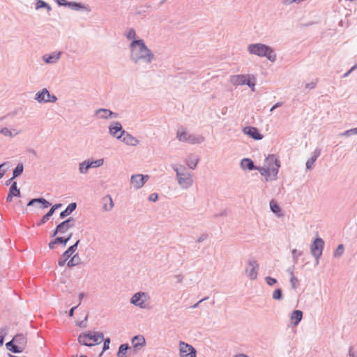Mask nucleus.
I'll return each instance as SVG.
<instances>
[{"mask_svg":"<svg viewBox=\"0 0 357 357\" xmlns=\"http://www.w3.org/2000/svg\"><path fill=\"white\" fill-rule=\"evenodd\" d=\"M130 50V60L137 64L140 61L145 63H151L154 59L152 51L146 45L143 39L133 40L129 45Z\"/></svg>","mask_w":357,"mask_h":357,"instance_id":"1","label":"nucleus"},{"mask_svg":"<svg viewBox=\"0 0 357 357\" xmlns=\"http://www.w3.org/2000/svg\"><path fill=\"white\" fill-rule=\"evenodd\" d=\"M248 52L250 54L257 55L260 57H266L271 62H275L277 59L274 49L264 43L250 44L248 46Z\"/></svg>","mask_w":357,"mask_h":357,"instance_id":"2","label":"nucleus"},{"mask_svg":"<svg viewBox=\"0 0 357 357\" xmlns=\"http://www.w3.org/2000/svg\"><path fill=\"white\" fill-rule=\"evenodd\" d=\"M324 245V241L321 238L317 236L314 239L310 246V253L316 259V265H318L319 263V259L322 255Z\"/></svg>","mask_w":357,"mask_h":357,"instance_id":"3","label":"nucleus"},{"mask_svg":"<svg viewBox=\"0 0 357 357\" xmlns=\"http://www.w3.org/2000/svg\"><path fill=\"white\" fill-rule=\"evenodd\" d=\"M173 169L176 174V178L178 180V184L183 188H188L192 184V179L191 175L187 172H181L178 167L176 166L172 167Z\"/></svg>","mask_w":357,"mask_h":357,"instance_id":"4","label":"nucleus"},{"mask_svg":"<svg viewBox=\"0 0 357 357\" xmlns=\"http://www.w3.org/2000/svg\"><path fill=\"white\" fill-rule=\"evenodd\" d=\"M80 241L77 240L73 245H70L63 253L59 257L58 260V265L63 266L68 259L75 252Z\"/></svg>","mask_w":357,"mask_h":357,"instance_id":"5","label":"nucleus"},{"mask_svg":"<svg viewBox=\"0 0 357 357\" xmlns=\"http://www.w3.org/2000/svg\"><path fill=\"white\" fill-rule=\"evenodd\" d=\"M109 134L114 138L117 139H121L122 138V135L126 132L123 129L122 125L121 123L118 121H113L109 126Z\"/></svg>","mask_w":357,"mask_h":357,"instance_id":"6","label":"nucleus"},{"mask_svg":"<svg viewBox=\"0 0 357 357\" xmlns=\"http://www.w3.org/2000/svg\"><path fill=\"white\" fill-rule=\"evenodd\" d=\"M180 356L196 357L197 350L192 345L183 342H180Z\"/></svg>","mask_w":357,"mask_h":357,"instance_id":"7","label":"nucleus"},{"mask_svg":"<svg viewBox=\"0 0 357 357\" xmlns=\"http://www.w3.org/2000/svg\"><path fill=\"white\" fill-rule=\"evenodd\" d=\"M248 267L245 268V273L250 280H255L257 277V271L256 268L259 266L257 261L255 259L250 258L248 259Z\"/></svg>","mask_w":357,"mask_h":357,"instance_id":"8","label":"nucleus"},{"mask_svg":"<svg viewBox=\"0 0 357 357\" xmlns=\"http://www.w3.org/2000/svg\"><path fill=\"white\" fill-rule=\"evenodd\" d=\"M149 178V175L135 174L131 176L130 182L136 189H139L144 185Z\"/></svg>","mask_w":357,"mask_h":357,"instance_id":"9","label":"nucleus"},{"mask_svg":"<svg viewBox=\"0 0 357 357\" xmlns=\"http://www.w3.org/2000/svg\"><path fill=\"white\" fill-rule=\"evenodd\" d=\"M245 135L255 140H261L264 138V135L259 132V129L252 126H246L243 128Z\"/></svg>","mask_w":357,"mask_h":357,"instance_id":"10","label":"nucleus"},{"mask_svg":"<svg viewBox=\"0 0 357 357\" xmlns=\"http://www.w3.org/2000/svg\"><path fill=\"white\" fill-rule=\"evenodd\" d=\"M131 342L135 353H137L146 344V340L144 336L140 335L134 336L131 340Z\"/></svg>","mask_w":357,"mask_h":357,"instance_id":"11","label":"nucleus"},{"mask_svg":"<svg viewBox=\"0 0 357 357\" xmlns=\"http://www.w3.org/2000/svg\"><path fill=\"white\" fill-rule=\"evenodd\" d=\"M145 296L146 294L144 292H137L132 296L130 299V303L135 306L139 307L140 308H144V301L142 299V298Z\"/></svg>","mask_w":357,"mask_h":357,"instance_id":"12","label":"nucleus"},{"mask_svg":"<svg viewBox=\"0 0 357 357\" xmlns=\"http://www.w3.org/2000/svg\"><path fill=\"white\" fill-rule=\"evenodd\" d=\"M75 225V219L73 217H69L58 225L63 234L66 233L70 228L73 227Z\"/></svg>","mask_w":357,"mask_h":357,"instance_id":"13","label":"nucleus"},{"mask_svg":"<svg viewBox=\"0 0 357 357\" xmlns=\"http://www.w3.org/2000/svg\"><path fill=\"white\" fill-rule=\"evenodd\" d=\"M20 190L17 188V182L14 181L10 188L8 193L6 197V202H10L13 199V197H20Z\"/></svg>","mask_w":357,"mask_h":357,"instance_id":"14","label":"nucleus"},{"mask_svg":"<svg viewBox=\"0 0 357 357\" xmlns=\"http://www.w3.org/2000/svg\"><path fill=\"white\" fill-rule=\"evenodd\" d=\"M119 140L129 146H137L139 144V140L126 131Z\"/></svg>","mask_w":357,"mask_h":357,"instance_id":"15","label":"nucleus"},{"mask_svg":"<svg viewBox=\"0 0 357 357\" xmlns=\"http://www.w3.org/2000/svg\"><path fill=\"white\" fill-rule=\"evenodd\" d=\"M35 204H40V207L43 209L47 208L51 206L50 202H49L47 199L41 197L31 199V200H29V202L27 203V206H33Z\"/></svg>","mask_w":357,"mask_h":357,"instance_id":"16","label":"nucleus"},{"mask_svg":"<svg viewBox=\"0 0 357 357\" xmlns=\"http://www.w3.org/2000/svg\"><path fill=\"white\" fill-rule=\"evenodd\" d=\"M61 52H54L51 54H46L43 55V59L46 63H55L60 59Z\"/></svg>","mask_w":357,"mask_h":357,"instance_id":"17","label":"nucleus"},{"mask_svg":"<svg viewBox=\"0 0 357 357\" xmlns=\"http://www.w3.org/2000/svg\"><path fill=\"white\" fill-rule=\"evenodd\" d=\"M89 332V337H90L89 339L90 341H92V344H94V345L99 344L102 342V340H104V335L102 332H91L90 331Z\"/></svg>","mask_w":357,"mask_h":357,"instance_id":"18","label":"nucleus"},{"mask_svg":"<svg viewBox=\"0 0 357 357\" xmlns=\"http://www.w3.org/2000/svg\"><path fill=\"white\" fill-rule=\"evenodd\" d=\"M13 340L21 348L22 352H23L27 343L26 337L22 333H18L13 337Z\"/></svg>","mask_w":357,"mask_h":357,"instance_id":"19","label":"nucleus"},{"mask_svg":"<svg viewBox=\"0 0 357 357\" xmlns=\"http://www.w3.org/2000/svg\"><path fill=\"white\" fill-rule=\"evenodd\" d=\"M241 167L243 169H248L249 171L257 169V166L255 165L253 160L248 158H245L241 160Z\"/></svg>","mask_w":357,"mask_h":357,"instance_id":"20","label":"nucleus"},{"mask_svg":"<svg viewBox=\"0 0 357 357\" xmlns=\"http://www.w3.org/2000/svg\"><path fill=\"white\" fill-rule=\"evenodd\" d=\"M77 203L72 202L69 204L67 207L60 213L59 218L61 219H64L67 216L70 215L76 208H77Z\"/></svg>","mask_w":357,"mask_h":357,"instance_id":"21","label":"nucleus"},{"mask_svg":"<svg viewBox=\"0 0 357 357\" xmlns=\"http://www.w3.org/2000/svg\"><path fill=\"white\" fill-rule=\"evenodd\" d=\"M89 332H84L79 335L77 337V341L81 345L86 346L89 347H91L94 346V344L89 342L90 340L89 339Z\"/></svg>","mask_w":357,"mask_h":357,"instance_id":"22","label":"nucleus"},{"mask_svg":"<svg viewBox=\"0 0 357 357\" xmlns=\"http://www.w3.org/2000/svg\"><path fill=\"white\" fill-rule=\"evenodd\" d=\"M303 313L300 310H294L291 313V320L294 326H297L303 319Z\"/></svg>","mask_w":357,"mask_h":357,"instance_id":"23","label":"nucleus"},{"mask_svg":"<svg viewBox=\"0 0 357 357\" xmlns=\"http://www.w3.org/2000/svg\"><path fill=\"white\" fill-rule=\"evenodd\" d=\"M48 94L49 91L46 88H44L36 93L35 100L40 103L47 102Z\"/></svg>","mask_w":357,"mask_h":357,"instance_id":"24","label":"nucleus"},{"mask_svg":"<svg viewBox=\"0 0 357 357\" xmlns=\"http://www.w3.org/2000/svg\"><path fill=\"white\" fill-rule=\"evenodd\" d=\"M102 209L105 211H109L114 206V203L110 195H107L102 199Z\"/></svg>","mask_w":357,"mask_h":357,"instance_id":"25","label":"nucleus"},{"mask_svg":"<svg viewBox=\"0 0 357 357\" xmlns=\"http://www.w3.org/2000/svg\"><path fill=\"white\" fill-rule=\"evenodd\" d=\"M6 348L8 351L14 354L22 353L21 348L16 344V343L13 339L10 341L6 343Z\"/></svg>","mask_w":357,"mask_h":357,"instance_id":"26","label":"nucleus"},{"mask_svg":"<svg viewBox=\"0 0 357 357\" xmlns=\"http://www.w3.org/2000/svg\"><path fill=\"white\" fill-rule=\"evenodd\" d=\"M265 162L268 167L271 169V167H274L276 165H280V161L274 154H270L265 159Z\"/></svg>","mask_w":357,"mask_h":357,"instance_id":"27","label":"nucleus"},{"mask_svg":"<svg viewBox=\"0 0 357 357\" xmlns=\"http://www.w3.org/2000/svg\"><path fill=\"white\" fill-rule=\"evenodd\" d=\"M198 161L199 158L197 156L190 155L186 159V164L190 169H195L197 165Z\"/></svg>","mask_w":357,"mask_h":357,"instance_id":"28","label":"nucleus"},{"mask_svg":"<svg viewBox=\"0 0 357 357\" xmlns=\"http://www.w3.org/2000/svg\"><path fill=\"white\" fill-rule=\"evenodd\" d=\"M204 140V137L201 135H195L190 134L188 135L187 142L188 143L195 144H201Z\"/></svg>","mask_w":357,"mask_h":357,"instance_id":"29","label":"nucleus"},{"mask_svg":"<svg viewBox=\"0 0 357 357\" xmlns=\"http://www.w3.org/2000/svg\"><path fill=\"white\" fill-rule=\"evenodd\" d=\"M130 347L128 343L122 344L119 346L116 356L117 357H126V354Z\"/></svg>","mask_w":357,"mask_h":357,"instance_id":"30","label":"nucleus"},{"mask_svg":"<svg viewBox=\"0 0 357 357\" xmlns=\"http://www.w3.org/2000/svg\"><path fill=\"white\" fill-rule=\"evenodd\" d=\"M189 135L183 128H181L177 130L176 137L180 142H186Z\"/></svg>","mask_w":357,"mask_h":357,"instance_id":"31","label":"nucleus"},{"mask_svg":"<svg viewBox=\"0 0 357 357\" xmlns=\"http://www.w3.org/2000/svg\"><path fill=\"white\" fill-rule=\"evenodd\" d=\"M68 7L77 11L86 9V6L84 3L75 1H69Z\"/></svg>","mask_w":357,"mask_h":357,"instance_id":"32","label":"nucleus"},{"mask_svg":"<svg viewBox=\"0 0 357 357\" xmlns=\"http://www.w3.org/2000/svg\"><path fill=\"white\" fill-rule=\"evenodd\" d=\"M245 75H236L231 77V82L234 85H244Z\"/></svg>","mask_w":357,"mask_h":357,"instance_id":"33","label":"nucleus"},{"mask_svg":"<svg viewBox=\"0 0 357 357\" xmlns=\"http://www.w3.org/2000/svg\"><path fill=\"white\" fill-rule=\"evenodd\" d=\"M35 5L36 10L46 8L48 13L52 10L51 6L43 0H36Z\"/></svg>","mask_w":357,"mask_h":357,"instance_id":"34","label":"nucleus"},{"mask_svg":"<svg viewBox=\"0 0 357 357\" xmlns=\"http://www.w3.org/2000/svg\"><path fill=\"white\" fill-rule=\"evenodd\" d=\"M270 208L273 213L278 215V216L282 215V214L281 213L282 210L280 206L274 200H271L270 202Z\"/></svg>","mask_w":357,"mask_h":357,"instance_id":"35","label":"nucleus"},{"mask_svg":"<svg viewBox=\"0 0 357 357\" xmlns=\"http://www.w3.org/2000/svg\"><path fill=\"white\" fill-rule=\"evenodd\" d=\"M80 264L81 259L78 254H75L70 259V260H68L67 262V266L71 268Z\"/></svg>","mask_w":357,"mask_h":357,"instance_id":"36","label":"nucleus"},{"mask_svg":"<svg viewBox=\"0 0 357 357\" xmlns=\"http://www.w3.org/2000/svg\"><path fill=\"white\" fill-rule=\"evenodd\" d=\"M24 171V165L23 163L19 162L17 166L13 169V176L12 178H15L20 176Z\"/></svg>","mask_w":357,"mask_h":357,"instance_id":"37","label":"nucleus"},{"mask_svg":"<svg viewBox=\"0 0 357 357\" xmlns=\"http://www.w3.org/2000/svg\"><path fill=\"white\" fill-rule=\"evenodd\" d=\"M90 168H91V165L89 163V160H87L79 164V170L81 174H86Z\"/></svg>","mask_w":357,"mask_h":357,"instance_id":"38","label":"nucleus"},{"mask_svg":"<svg viewBox=\"0 0 357 357\" xmlns=\"http://www.w3.org/2000/svg\"><path fill=\"white\" fill-rule=\"evenodd\" d=\"M73 236V233L69 234L66 237L63 236H57L56 237V241L58 242V244L61 245L63 247H65L67 243L71 239Z\"/></svg>","mask_w":357,"mask_h":357,"instance_id":"39","label":"nucleus"},{"mask_svg":"<svg viewBox=\"0 0 357 357\" xmlns=\"http://www.w3.org/2000/svg\"><path fill=\"white\" fill-rule=\"evenodd\" d=\"M272 298L276 301H281L283 298V293L282 289L278 288L275 289L273 292Z\"/></svg>","mask_w":357,"mask_h":357,"instance_id":"40","label":"nucleus"},{"mask_svg":"<svg viewBox=\"0 0 357 357\" xmlns=\"http://www.w3.org/2000/svg\"><path fill=\"white\" fill-rule=\"evenodd\" d=\"M344 251V247L343 244H339L335 249V250L333 252V257L334 258H339L340 257Z\"/></svg>","mask_w":357,"mask_h":357,"instance_id":"41","label":"nucleus"},{"mask_svg":"<svg viewBox=\"0 0 357 357\" xmlns=\"http://www.w3.org/2000/svg\"><path fill=\"white\" fill-rule=\"evenodd\" d=\"M53 213H52V211H50V210L47 211V213H45L43 217L42 218L40 219V220L37 223V225L38 226H40L43 224H45L46 222H47L50 217L52 216Z\"/></svg>","mask_w":357,"mask_h":357,"instance_id":"42","label":"nucleus"},{"mask_svg":"<svg viewBox=\"0 0 357 357\" xmlns=\"http://www.w3.org/2000/svg\"><path fill=\"white\" fill-rule=\"evenodd\" d=\"M291 254H292V258H293V261L294 264H297L298 263V257L302 256L303 255V251H299L296 249H293L291 250Z\"/></svg>","mask_w":357,"mask_h":357,"instance_id":"43","label":"nucleus"},{"mask_svg":"<svg viewBox=\"0 0 357 357\" xmlns=\"http://www.w3.org/2000/svg\"><path fill=\"white\" fill-rule=\"evenodd\" d=\"M256 170H258L262 176H265L266 177L270 176V168L268 167H263L257 166Z\"/></svg>","mask_w":357,"mask_h":357,"instance_id":"44","label":"nucleus"},{"mask_svg":"<svg viewBox=\"0 0 357 357\" xmlns=\"http://www.w3.org/2000/svg\"><path fill=\"white\" fill-rule=\"evenodd\" d=\"M356 134H357V127L347 130L342 132L340 134V135L344 136V137H349V136H351V135H356Z\"/></svg>","mask_w":357,"mask_h":357,"instance_id":"45","label":"nucleus"},{"mask_svg":"<svg viewBox=\"0 0 357 357\" xmlns=\"http://www.w3.org/2000/svg\"><path fill=\"white\" fill-rule=\"evenodd\" d=\"M280 167V165H276L274 167H271L270 169V173L271 172L273 178L271 180H275L277 178V175L279 172V168Z\"/></svg>","mask_w":357,"mask_h":357,"instance_id":"46","label":"nucleus"},{"mask_svg":"<svg viewBox=\"0 0 357 357\" xmlns=\"http://www.w3.org/2000/svg\"><path fill=\"white\" fill-rule=\"evenodd\" d=\"M126 36L128 40H137L135 38L136 37V32L135 30L133 28H131L128 30V33L126 34Z\"/></svg>","mask_w":357,"mask_h":357,"instance_id":"47","label":"nucleus"},{"mask_svg":"<svg viewBox=\"0 0 357 357\" xmlns=\"http://www.w3.org/2000/svg\"><path fill=\"white\" fill-rule=\"evenodd\" d=\"M255 84L256 83L255 80L248 79L247 76L245 77L244 85L248 86L252 91H255Z\"/></svg>","mask_w":357,"mask_h":357,"instance_id":"48","label":"nucleus"},{"mask_svg":"<svg viewBox=\"0 0 357 357\" xmlns=\"http://www.w3.org/2000/svg\"><path fill=\"white\" fill-rule=\"evenodd\" d=\"M118 116H119L118 113L114 112L110 110V112L107 115H100V119H114V118H117Z\"/></svg>","mask_w":357,"mask_h":357,"instance_id":"49","label":"nucleus"},{"mask_svg":"<svg viewBox=\"0 0 357 357\" xmlns=\"http://www.w3.org/2000/svg\"><path fill=\"white\" fill-rule=\"evenodd\" d=\"M103 159H98L95 160H89V163L91 165V167H99L103 165Z\"/></svg>","mask_w":357,"mask_h":357,"instance_id":"50","label":"nucleus"},{"mask_svg":"<svg viewBox=\"0 0 357 357\" xmlns=\"http://www.w3.org/2000/svg\"><path fill=\"white\" fill-rule=\"evenodd\" d=\"M290 283H291V287L293 289H296V283L298 282V279L297 278H296L294 275V272L293 271H291V278H290Z\"/></svg>","mask_w":357,"mask_h":357,"instance_id":"51","label":"nucleus"},{"mask_svg":"<svg viewBox=\"0 0 357 357\" xmlns=\"http://www.w3.org/2000/svg\"><path fill=\"white\" fill-rule=\"evenodd\" d=\"M265 281L268 286H273L278 282L275 278H272L271 276H266L265 278Z\"/></svg>","mask_w":357,"mask_h":357,"instance_id":"52","label":"nucleus"},{"mask_svg":"<svg viewBox=\"0 0 357 357\" xmlns=\"http://www.w3.org/2000/svg\"><path fill=\"white\" fill-rule=\"evenodd\" d=\"M110 112V110L105 108H100L95 112V115H107Z\"/></svg>","mask_w":357,"mask_h":357,"instance_id":"53","label":"nucleus"},{"mask_svg":"<svg viewBox=\"0 0 357 357\" xmlns=\"http://www.w3.org/2000/svg\"><path fill=\"white\" fill-rule=\"evenodd\" d=\"M102 342H103V347H102L103 351H106L107 350H108L109 349V344L111 342L110 338L109 337H106V338L104 337V340H102Z\"/></svg>","mask_w":357,"mask_h":357,"instance_id":"54","label":"nucleus"},{"mask_svg":"<svg viewBox=\"0 0 357 357\" xmlns=\"http://www.w3.org/2000/svg\"><path fill=\"white\" fill-rule=\"evenodd\" d=\"M317 160L313 158L312 156L311 158H310L307 162H306V169H310L312 167V165L314 164V162L316 161Z\"/></svg>","mask_w":357,"mask_h":357,"instance_id":"55","label":"nucleus"},{"mask_svg":"<svg viewBox=\"0 0 357 357\" xmlns=\"http://www.w3.org/2000/svg\"><path fill=\"white\" fill-rule=\"evenodd\" d=\"M0 132L5 136L12 137L13 134L10 130L7 128H3L1 129Z\"/></svg>","mask_w":357,"mask_h":357,"instance_id":"56","label":"nucleus"},{"mask_svg":"<svg viewBox=\"0 0 357 357\" xmlns=\"http://www.w3.org/2000/svg\"><path fill=\"white\" fill-rule=\"evenodd\" d=\"M58 234H63L61 229L59 228V227L57 225L56 227V228L52 231L51 232V237L52 238H56V236Z\"/></svg>","mask_w":357,"mask_h":357,"instance_id":"57","label":"nucleus"},{"mask_svg":"<svg viewBox=\"0 0 357 357\" xmlns=\"http://www.w3.org/2000/svg\"><path fill=\"white\" fill-rule=\"evenodd\" d=\"M57 100V97L54 94H50L49 93L48 96L47 98V102H55Z\"/></svg>","mask_w":357,"mask_h":357,"instance_id":"58","label":"nucleus"},{"mask_svg":"<svg viewBox=\"0 0 357 357\" xmlns=\"http://www.w3.org/2000/svg\"><path fill=\"white\" fill-rule=\"evenodd\" d=\"M54 1L59 6H65V7L68 6L69 1H68L66 0H54Z\"/></svg>","mask_w":357,"mask_h":357,"instance_id":"59","label":"nucleus"},{"mask_svg":"<svg viewBox=\"0 0 357 357\" xmlns=\"http://www.w3.org/2000/svg\"><path fill=\"white\" fill-rule=\"evenodd\" d=\"M317 81H316V82H311L310 83L305 84V87L306 89H308L310 90V89H314L317 86Z\"/></svg>","mask_w":357,"mask_h":357,"instance_id":"60","label":"nucleus"},{"mask_svg":"<svg viewBox=\"0 0 357 357\" xmlns=\"http://www.w3.org/2000/svg\"><path fill=\"white\" fill-rule=\"evenodd\" d=\"M87 318H88V316H86V317L84 318V320L77 323V326H78L80 328H86Z\"/></svg>","mask_w":357,"mask_h":357,"instance_id":"61","label":"nucleus"},{"mask_svg":"<svg viewBox=\"0 0 357 357\" xmlns=\"http://www.w3.org/2000/svg\"><path fill=\"white\" fill-rule=\"evenodd\" d=\"M158 199V195L157 193H151L149 197V200L151 202H156Z\"/></svg>","mask_w":357,"mask_h":357,"instance_id":"62","label":"nucleus"},{"mask_svg":"<svg viewBox=\"0 0 357 357\" xmlns=\"http://www.w3.org/2000/svg\"><path fill=\"white\" fill-rule=\"evenodd\" d=\"M61 206H62V204H61V203L55 204H54L53 206H51L50 211H52V213L54 214L55 211L56 209H59Z\"/></svg>","mask_w":357,"mask_h":357,"instance_id":"63","label":"nucleus"},{"mask_svg":"<svg viewBox=\"0 0 357 357\" xmlns=\"http://www.w3.org/2000/svg\"><path fill=\"white\" fill-rule=\"evenodd\" d=\"M57 244H58V242H56V238H55L54 240L51 241L49 243L48 247H49L50 249L53 250V249L55 248V245H57Z\"/></svg>","mask_w":357,"mask_h":357,"instance_id":"64","label":"nucleus"}]
</instances>
